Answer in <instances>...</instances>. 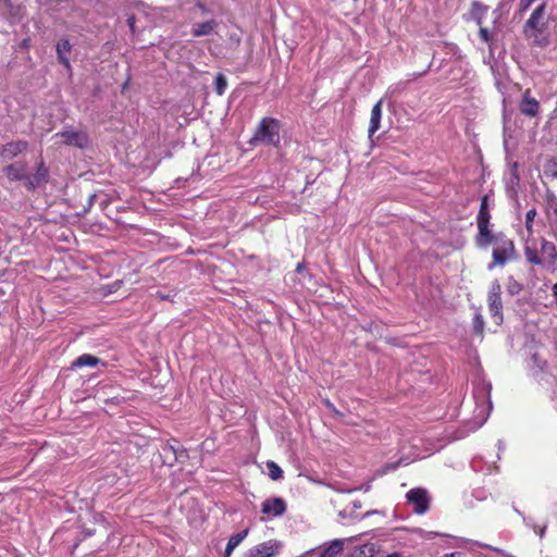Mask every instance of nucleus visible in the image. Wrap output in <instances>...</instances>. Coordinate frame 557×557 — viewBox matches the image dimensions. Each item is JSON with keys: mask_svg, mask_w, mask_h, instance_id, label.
Instances as JSON below:
<instances>
[{"mask_svg": "<svg viewBox=\"0 0 557 557\" xmlns=\"http://www.w3.org/2000/svg\"><path fill=\"white\" fill-rule=\"evenodd\" d=\"M523 250L528 262L533 265H543L550 271L557 270V249L554 243L540 238V253L537 240L525 239Z\"/></svg>", "mask_w": 557, "mask_h": 557, "instance_id": "obj_1", "label": "nucleus"}, {"mask_svg": "<svg viewBox=\"0 0 557 557\" xmlns=\"http://www.w3.org/2000/svg\"><path fill=\"white\" fill-rule=\"evenodd\" d=\"M547 22L545 20V4L539 5L530 15L524 24L523 32L525 37L539 47H545L549 40L545 30Z\"/></svg>", "mask_w": 557, "mask_h": 557, "instance_id": "obj_2", "label": "nucleus"}, {"mask_svg": "<svg viewBox=\"0 0 557 557\" xmlns=\"http://www.w3.org/2000/svg\"><path fill=\"white\" fill-rule=\"evenodd\" d=\"M278 122L271 117H264L261 120L257 127L253 137L250 143L256 145L258 143L268 145H277L280 141Z\"/></svg>", "mask_w": 557, "mask_h": 557, "instance_id": "obj_3", "label": "nucleus"}, {"mask_svg": "<svg viewBox=\"0 0 557 557\" xmlns=\"http://www.w3.org/2000/svg\"><path fill=\"white\" fill-rule=\"evenodd\" d=\"M515 252V245L510 239H497L493 249V263L488 265V269H493L494 265H504L513 258Z\"/></svg>", "mask_w": 557, "mask_h": 557, "instance_id": "obj_4", "label": "nucleus"}, {"mask_svg": "<svg viewBox=\"0 0 557 557\" xmlns=\"http://www.w3.org/2000/svg\"><path fill=\"white\" fill-rule=\"evenodd\" d=\"M406 499L417 515H423L429 510L430 496L425 488L414 487L409 490Z\"/></svg>", "mask_w": 557, "mask_h": 557, "instance_id": "obj_5", "label": "nucleus"}, {"mask_svg": "<svg viewBox=\"0 0 557 557\" xmlns=\"http://www.w3.org/2000/svg\"><path fill=\"white\" fill-rule=\"evenodd\" d=\"M502 288L499 283L494 282L491 285L490 292H488V309L493 318L495 319L496 324H500L503 322V314H502V298H500Z\"/></svg>", "mask_w": 557, "mask_h": 557, "instance_id": "obj_6", "label": "nucleus"}, {"mask_svg": "<svg viewBox=\"0 0 557 557\" xmlns=\"http://www.w3.org/2000/svg\"><path fill=\"white\" fill-rule=\"evenodd\" d=\"M282 548L277 540H269L249 549L247 557H275Z\"/></svg>", "mask_w": 557, "mask_h": 557, "instance_id": "obj_7", "label": "nucleus"}, {"mask_svg": "<svg viewBox=\"0 0 557 557\" xmlns=\"http://www.w3.org/2000/svg\"><path fill=\"white\" fill-rule=\"evenodd\" d=\"M286 508V502L281 497H271L261 504V512L267 516V519L283 516Z\"/></svg>", "mask_w": 557, "mask_h": 557, "instance_id": "obj_8", "label": "nucleus"}, {"mask_svg": "<svg viewBox=\"0 0 557 557\" xmlns=\"http://www.w3.org/2000/svg\"><path fill=\"white\" fill-rule=\"evenodd\" d=\"M361 536L362 534H358L347 539L333 540L322 547L319 557H337L343 552L345 543L358 541Z\"/></svg>", "mask_w": 557, "mask_h": 557, "instance_id": "obj_9", "label": "nucleus"}, {"mask_svg": "<svg viewBox=\"0 0 557 557\" xmlns=\"http://www.w3.org/2000/svg\"><path fill=\"white\" fill-rule=\"evenodd\" d=\"M55 137H60L61 140L66 145L75 146L78 148H85L88 145V137L84 132L65 129L55 134Z\"/></svg>", "mask_w": 557, "mask_h": 557, "instance_id": "obj_10", "label": "nucleus"}, {"mask_svg": "<svg viewBox=\"0 0 557 557\" xmlns=\"http://www.w3.org/2000/svg\"><path fill=\"white\" fill-rule=\"evenodd\" d=\"M540 103L531 97V91L528 89L524 91L522 100L520 102V111L528 116H535L539 113Z\"/></svg>", "mask_w": 557, "mask_h": 557, "instance_id": "obj_11", "label": "nucleus"}, {"mask_svg": "<svg viewBox=\"0 0 557 557\" xmlns=\"http://www.w3.org/2000/svg\"><path fill=\"white\" fill-rule=\"evenodd\" d=\"M383 99H380L371 110L369 137L371 138L381 126Z\"/></svg>", "mask_w": 557, "mask_h": 557, "instance_id": "obj_12", "label": "nucleus"}, {"mask_svg": "<svg viewBox=\"0 0 557 557\" xmlns=\"http://www.w3.org/2000/svg\"><path fill=\"white\" fill-rule=\"evenodd\" d=\"M72 46L67 39H62L57 45V54L60 63L71 72V63L69 60V53L71 52Z\"/></svg>", "mask_w": 557, "mask_h": 557, "instance_id": "obj_13", "label": "nucleus"}, {"mask_svg": "<svg viewBox=\"0 0 557 557\" xmlns=\"http://www.w3.org/2000/svg\"><path fill=\"white\" fill-rule=\"evenodd\" d=\"M377 552L379 547L375 543L367 542L362 545L355 546L349 552V557H373Z\"/></svg>", "mask_w": 557, "mask_h": 557, "instance_id": "obj_14", "label": "nucleus"}, {"mask_svg": "<svg viewBox=\"0 0 557 557\" xmlns=\"http://www.w3.org/2000/svg\"><path fill=\"white\" fill-rule=\"evenodd\" d=\"M219 23L215 20H209L199 24H196L193 27V35L195 37L208 36L215 32Z\"/></svg>", "mask_w": 557, "mask_h": 557, "instance_id": "obj_15", "label": "nucleus"}, {"mask_svg": "<svg viewBox=\"0 0 557 557\" xmlns=\"http://www.w3.org/2000/svg\"><path fill=\"white\" fill-rule=\"evenodd\" d=\"M536 215H537V211L535 208L528 210V212L525 213V222H524L525 234H522L523 245H525V239L530 238L532 242L536 239L534 237V228H533V223H534V219L536 218Z\"/></svg>", "mask_w": 557, "mask_h": 557, "instance_id": "obj_16", "label": "nucleus"}, {"mask_svg": "<svg viewBox=\"0 0 557 557\" xmlns=\"http://www.w3.org/2000/svg\"><path fill=\"white\" fill-rule=\"evenodd\" d=\"M478 227L480 231V236L483 240L484 245H487L491 243L492 236L491 232L488 230V221L486 213L483 211V208L480 211L479 218H478Z\"/></svg>", "mask_w": 557, "mask_h": 557, "instance_id": "obj_17", "label": "nucleus"}, {"mask_svg": "<svg viewBox=\"0 0 557 557\" xmlns=\"http://www.w3.org/2000/svg\"><path fill=\"white\" fill-rule=\"evenodd\" d=\"M27 143L26 141H15V143H9L5 145L2 149V156L7 159H12L26 150Z\"/></svg>", "mask_w": 557, "mask_h": 557, "instance_id": "obj_18", "label": "nucleus"}, {"mask_svg": "<svg viewBox=\"0 0 557 557\" xmlns=\"http://www.w3.org/2000/svg\"><path fill=\"white\" fill-rule=\"evenodd\" d=\"M248 533L249 531L246 529L230 537L224 552L225 557H230L232 555L233 550L247 537Z\"/></svg>", "mask_w": 557, "mask_h": 557, "instance_id": "obj_19", "label": "nucleus"}, {"mask_svg": "<svg viewBox=\"0 0 557 557\" xmlns=\"http://www.w3.org/2000/svg\"><path fill=\"white\" fill-rule=\"evenodd\" d=\"M100 362V359L92 355H82L74 362L73 367L82 368V367H96Z\"/></svg>", "mask_w": 557, "mask_h": 557, "instance_id": "obj_20", "label": "nucleus"}, {"mask_svg": "<svg viewBox=\"0 0 557 557\" xmlns=\"http://www.w3.org/2000/svg\"><path fill=\"white\" fill-rule=\"evenodd\" d=\"M5 175L14 181L25 176V168L21 164H11L4 169Z\"/></svg>", "mask_w": 557, "mask_h": 557, "instance_id": "obj_21", "label": "nucleus"}, {"mask_svg": "<svg viewBox=\"0 0 557 557\" xmlns=\"http://www.w3.org/2000/svg\"><path fill=\"white\" fill-rule=\"evenodd\" d=\"M546 215L553 224L557 225V199L555 197L547 200Z\"/></svg>", "mask_w": 557, "mask_h": 557, "instance_id": "obj_22", "label": "nucleus"}, {"mask_svg": "<svg viewBox=\"0 0 557 557\" xmlns=\"http://www.w3.org/2000/svg\"><path fill=\"white\" fill-rule=\"evenodd\" d=\"M267 469L269 471V476L274 481L280 480L283 476L282 469L274 461H268Z\"/></svg>", "mask_w": 557, "mask_h": 557, "instance_id": "obj_23", "label": "nucleus"}, {"mask_svg": "<svg viewBox=\"0 0 557 557\" xmlns=\"http://www.w3.org/2000/svg\"><path fill=\"white\" fill-rule=\"evenodd\" d=\"M227 87V82L224 75L218 74L215 77V91L218 95L222 96L225 92Z\"/></svg>", "mask_w": 557, "mask_h": 557, "instance_id": "obj_24", "label": "nucleus"}, {"mask_svg": "<svg viewBox=\"0 0 557 557\" xmlns=\"http://www.w3.org/2000/svg\"><path fill=\"white\" fill-rule=\"evenodd\" d=\"M473 329L478 335H482L484 330V320L480 313H476L473 319Z\"/></svg>", "mask_w": 557, "mask_h": 557, "instance_id": "obj_25", "label": "nucleus"}, {"mask_svg": "<svg viewBox=\"0 0 557 557\" xmlns=\"http://www.w3.org/2000/svg\"><path fill=\"white\" fill-rule=\"evenodd\" d=\"M412 533H416L417 535H419L421 539H426V540H432L434 539L435 536L440 535L437 532H433V531H424L422 529H413L411 530Z\"/></svg>", "mask_w": 557, "mask_h": 557, "instance_id": "obj_26", "label": "nucleus"}, {"mask_svg": "<svg viewBox=\"0 0 557 557\" xmlns=\"http://www.w3.org/2000/svg\"><path fill=\"white\" fill-rule=\"evenodd\" d=\"M521 290V285L510 277L508 284V292L512 295L518 294Z\"/></svg>", "mask_w": 557, "mask_h": 557, "instance_id": "obj_27", "label": "nucleus"}, {"mask_svg": "<svg viewBox=\"0 0 557 557\" xmlns=\"http://www.w3.org/2000/svg\"><path fill=\"white\" fill-rule=\"evenodd\" d=\"M479 34H480V38L484 42H488L490 41V34H488V30L486 28L481 27Z\"/></svg>", "mask_w": 557, "mask_h": 557, "instance_id": "obj_28", "label": "nucleus"}, {"mask_svg": "<svg viewBox=\"0 0 557 557\" xmlns=\"http://www.w3.org/2000/svg\"><path fill=\"white\" fill-rule=\"evenodd\" d=\"M535 0H520V10L525 11Z\"/></svg>", "mask_w": 557, "mask_h": 557, "instance_id": "obj_29", "label": "nucleus"}, {"mask_svg": "<svg viewBox=\"0 0 557 557\" xmlns=\"http://www.w3.org/2000/svg\"><path fill=\"white\" fill-rule=\"evenodd\" d=\"M127 24H128L129 28L132 29V32L134 33L135 32V17L129 16L127 18Z\"/></svg>", "mask_w": 557, "mask_h": 557, "instance_id": "obj_30", "label": "nucleus"}, {"mask_svg": "<svg viewBox=\"0 0 557 557\" xmlns=\"http://www.w3.org/2000/svg\"><path fill=\"white\" fill-rule=\"evenodd\" d=\"M445 557H467V556H465L460 552H454V553L446 554Z\"/></svg>", "mask_w": 557, "mask_h": 557, "instance_id": "obj_31", "label": "nucleus"}, {"mask_svg": "<svg viewBox=\"0 0 557 557\" xmlns=\"http://www.w3.org/2000/svg\"><path fill=\"white\" fill-rule=\"evenodd\" d=\"M385 557H404V555L399 552H394V553L386 555Z\"/></svg>", "mask_w": 557, "mask_h": 557, "instance_id": "obj_32", "label": "nucleus"}, {"mask_svg": "<svg viewBox=\"0 0 557 557\" xmlns=\"http://www.w3.org/2000/svg\"><path fill=\"white\" fill-rule=\"evenodd\" d=\"M553 293H554V296H555L556 301H557V283L554 284V286H553Z\"/></svg>", "mask_w": 557, "mask_h": 557, "instance_id": "obj_33", "label": "nucleus"}, {"mask_svg": "<svg viewBox=\"0 0 557 557\" xmlns=\"http://www.w3.org/2000/svg\"><path fill=\"white\" fill-rule=\"evenodd\" d=\"M543 534H544V529H541V530L539 531V535L542 537V536H543Z\"/></svg>", "mask_w": 557, "mask_h": 557, "instance_id": "obj_34", "label": "nucleus"}, {"mask_svg": "<svg viewBox=\"0 0 557 557\" xmlns=\"http://www.w3.org/2000/svg\"><path fill=\"white\" fill-rule=\"evenodd\" d=\"M370 515H371V512H370V511H368V512H366V513L363 515V517H368V516H370Z\"/></svg>", "mask_w": 557, "mask_h": 557, "instance_id": "obj_35", "label": "nucleus"}]
</instances>
